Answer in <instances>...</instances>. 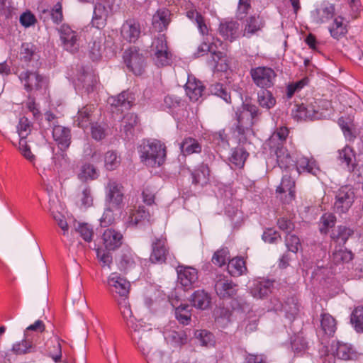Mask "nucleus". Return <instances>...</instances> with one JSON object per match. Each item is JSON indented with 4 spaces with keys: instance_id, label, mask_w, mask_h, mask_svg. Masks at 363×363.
I'll return each mask as SVG.
<instances>
[{
    "instance_id": "774afa93",
    "label": "nucleus",
    "mask_w": 363,
    "mask_h": 363,
    "mask_svg": "<svg viewBox=\"0 0 363 363\" xmlns=\"http://www.w3.org/2000/svg\"><path fill=\"white\" fill-rule=\"evenodd\" d=\"M353 233L354 231L351 228L340 225L337 228V234L333 236V238L336 242L344 245Z\"/></svg>"
},
{
    "instance_id": "9d476101",
    "label": "nucleus",
    "mask_w": 363,
    "mask_h": 363,
    "mask_svg": "<svg viewBox=\"0 0 363 363\" xmlns=\"http://www.w3.org/2000/svg\"><path fill=\"white\" fill-rule=\"evenodd\" d=\"M109 291L116 298L128 297L130 291V284L119 274L111 273L107 280Z\"/></svg>"
},
{
    "instance_id": "412c9836",
    "label": "nucleus",
    "mask_w": 363,
    "mask_h": 363,
    "mask_svg": "<svg viewBox=\"0 0 363 363\" xmlns=\"http://www.w3.org/2000/svg\"><path fill=\"white\" fill-rule=\"evenodd\" d=\"M265 26L264 18L257 14L252 15L245 18L242 23V35L246 38H251L262 31Z\"/></svg>"
},
{
    "instance_id": "72a5a7b5",
    "label": "nucleus",
    "mask_w": 363,
    "mask_h": 363,
    "mask_svg": "<svg viewBox=\"0 0 363 363\" xmlns=\"http://www.w3.org/2000/svg\"><path fill=\"white\" fill-rule=\"evenodd\" d=\"M118 305L123 318L125 320L128 329H130V323H133L135 325L143 323L142 320H138L133 317V312L130 308V305L128 302V297L118 298Z\"/></svg>"
},
{
    "instance_id": "052dcab7",
    "label": "nucleus",
    "mask_w": 363,
    "mask_h": 363,
    "mask_svg": "<svg viewBox=\"0 0 363 363\" xmlns=\"http://www.w3.org/2000/svg\"><path fill=\"white\" fill-rule=\"evenodd\" d=\"M11 350L16 355H23L35 352L32 345H29L24 338L21 341L14 343Z\"/></svg>"
},
{
    "instance_id": "6ab92c4d",
    "label": "nucleus",
    "mask_w": 363,
    "mask_h": 363,
    "mask_svg": "<svg viewBox=\"0 0 363 363\" xmlns=\"http://www.w3.org/2000/svg\"><path fill=\"white\" fill-rule=\"evenodd\" d=\"M141 34V26L139 22L134 19L125 21L121 28V35L123 40L130 43H135Z\"/></svg>"
},
{
    "instance_id": "473e14b6",
    "label": "nucleus",
    "mask_w": 363,
    "mask_h": 363,
    "mask_svg": "<svg viewBox=\"0 0 363 363\" xmlns=\"http://www.w3.org/2000/svg\"><path fill=\"white\" fill-rule=\"evenodd\" d=\"M170 11L167 9H159L152 17V26L158 32L167 29L170 22Z\"/></svg>"
},
{
    "instance_id": "7ed1b4c3",
    "label": "nucleus",
    "mask_w": 363,
    "mask_h": 363,
    "mask_svg": "<svg viewBox=\"0 0 363 363\" xmlns=\"http://www.w3.org/2000/svg\"><path fill=\"white\" fill-rule=\"evenodd\" d=\"M166 155V146L159 140L144 143L140 147L141 160L148 167H156L162 165Z\"/></svg>"
},
{
    "instance_id": "c9c22d12",
    "label": "nucleus",
    "mask_w": 363,
    "mask_h": 363,
    "mask_svg": "<svg viewBox=\"0 0 363 363\" xmlns=\"http://www.w3.org/2000/svg\"><path fill=\"white\" fill-rule=\"evenodd\" d=\"M228 272L232 277H235L245 274L247 272L245 260L241 257H235L229 259Z\"/></svg>"
},
{
    "instance_id": "e2e57ef3",
    "label": "nucleus",
    "mask_w": 363,
    "mask_h": 363,
    "mask_svg": "<svg viewBox=\"0 0 363 363\" xmlns=\"http://www.w3.org/2000/svg\"><path fill=\"white\" fill-rule=\"evenodd\" d=\"M18 150L23 157L30 162L33 166L36 161V157L30 150V146L28 145L27 140L20 139Z\"/></svg>"
},
{
    "instance_id": "2eb2a0df",
    "label": "nucleus",
    "mask_w": 363,
    "mask_h": 363,
    "mask_svg": "<svg viewBox=\"0 0 363 363\" xmlns=\"http://www.w3.org/2000/svg\"><path fill=\"white\" fill-rule=\"evenodd\" d=\"M335 11V6L333 4L323 1L311 11V20L317 25L328 23L334 17Z\"/></svg>"
},
{
    "instance_id": "ddd939ff",
    "label": "nucleus",
    "mask_w": 363,
    "mask_h": 363,
    "mask_svg": "<svg viewBox=\"0 0 363 363\" xmlns=\"http://www.w3.org/2000/svg\"><path fill=\"white\" fill-rule=\"evenodd\" d=\"M215 291L220 298H230L235 296L238 285L223 274H218L215 279Z\"/></svg>"
},
{
    "instance_id": "a18cd8bd",
    "label": "nucleus",
    "mask_w": 363,
    "mask_h": 363,
    "mask_svg": "<svg viewBox=\"0 0 363 363\" xmlns=\"http://www.w3.org/2000/svg\"><path fill=\"white\" fill-rule=\"evenodd\" d=\"M320 326L323 333L330 337L335 334L337 325L335 319L329 313H322Z\"/></svg>"
},
{
    "instance_id": "5fc2aeb1",
    "label": "nucleus",
    "mask_w": 363,
    "mask_h": 363,
    "mask_svg": "<svg viewBox=\"0 0 363 363\" xmlns=\"http://www.w3.org/2000/svg\"><path fill=\"white\" fill-rule=\"evenodd\" d=\"M230 252L228 247H222L216 251L212 257L211 262L213 264L221 267L225 265L229 259Z\"/></svg>"
},
{
    "instance_id": "9b49d317",
    "label": "nucleus",
    "mask_w": 363,
    "mask_h": 363,
    "mask_svg": "<svg viewBox=\"0 0 363 363\" xmlns=\"http://www.w3.org/2000/svg\"><path fill=\"white\" fill-rule=\"evenodd\" d=\"M277 196L284 203L289 204L296 199V182L288 174H284L277 187Z\"/></svg>"
},
{
    "instance_id": "f8f14e48",
    "label": "nucleus",
    "mask_w": 363,
    "mask_h": 363,
    "mask_svg": "<svg viewBox=\"0 0 363 363\" xmlns=\"http://www.w3.org/2000/svg\"><path fill=\"white\" fill-rule=\"evenodd\" d=\"M151 247L150 262L154 264L165 263L170 255L167 238L162 235L155 238L152 242Z\"/></svg>"
},
{
    "instance_id": "de8ad7c7",
    "label": "nucleus",
    "mask_w": 363,
    "mask_h": 363,
    "mask_svg": "<svg viewBox=\"0 0 363 363\" xmlns=\"http://www.w3.org/2000/svg\"><path fill=\"white\" fill-rule=\"evenodd\" d=\"M186 16L196 23L201 34L203 35L208 34V28L204 17L199 11L195 9L189 10L186 11Z\"/></svg>"
},
{
    "instance_id": "4be33fe9",
    "label": "nucleus",
    "mask_w": 363,
    "mask_h": 363,
    "mask_svg": "<svg viewBox=\"0 0 363 363\" xmlns=\"http://www.w3.org/2000/svg\"><path fill=\"white\" fill-rule=\"evenodd\" d=\"M45 324L40 320H36L31 324L24 331L23 338L32 345L35 351H36L37 345L40 343L41 333L45 330Z\"/></svg>"
},
{
    "instance_id": "ea45409f",
    "label": "nucleus",
    "mask_w": 363,
    "mask_h": 363,
    "mask_svg": "<svg viewBox=\"0 0 363 363\" xmlns=\"http://www.w3.org/2000/svg\"><path fill=\"white\" fill-rule=\"evenodd\" d=\"M201 145L199 141L191 137L185 138L180 144V149L185 156L201 152Z\"/></svg>"
},
{
    "instance_id": "58836bf2",
    "label": "nucleus",
    "mask_w": 363,
    "mask_h": 363,
    "mask_svg": "<svg viewBox=\"0 0 363 363\" xmlns=\"http://www.w3.org/2000/svg\"><path fill=\"white\" fill-rule=\"evenodd\" d=\"M338 160L341 164L346 166L349 170H353L354 167L355 154L353 149L346 145L338 151Z\"/></svg>"
},
{
    "instance_id": "5701e85b",
    "label": "nucleus",
    "mask_w": 363,
    "mask_h": 363,
    "mask_svg": "<svg viewBox=\"0 0 363 363\" xmlns=\"http://www.w3.org/2000/svg\"><path fill=\"white\" fill-rule=\"evenodd\" d=\"M126 223L129 227L151 224V215L144 206H139L130 211Z\"/></svg>"
},
{
    "instance_id": "13d9d810",
    "label": "nucleus",
    "mask_w": 363,
    "mask_h": 363,
    "mask_svg": "<svg viewBox=\"0 0 363 363\" xmlns=\"http://www.w3.org/2000/svg\"><path fill=\"white\" fill-rule=\"evenodd\" d=\"M33 125L28 118L23 116L19 119L17 131L20 139L26 140L32 130Z\"/></svg>"
},
{
    "instance_id": "dca6fc26",
    "label": "nucleus",
    "mask_w": 363,
    "mask_h": 363,
    "mask_svg": "<svg viewBox=\"0 0 363 363\" xmlns=\"http://www.w3.org/2000/svg\"><path fill=\"white\" fill-rule=\"evenodd\" d=\"M96 107L94 104H87L79 109L74 123L77 126L86 129L96 119Z\"/></svg>"
},
{
    "instance_id": "3c124183",
    "label": "nucleus",
    "mask_w": 363,
    "mask_h": 363,
    "mask_svg": "<svg viewBox=\"0 0 363 363\" xmlns=\"http://www.w3.org/2000/svg\"><path fill=\"white\" fill-rule=\"evenodd\" d=\"M94 76L90 73H83L79 76L76 82V86L85 89V91L90 93L94 91L96 84Z\"/></svg>"
},
{
    "instance_id": "6e6d98bb",
    "label": "nucleus",
    "mask_w": 363,
    "mask_h": 363,
    "mask_svg": "<svg viewBox=\"0 0 363 363\" xmlns=\"http://www.w3.org/2000/svg\"><path fill=\"white\" fill-rule=\"evenodd\" d=\"M61 341L59 337H56L50 340L52 347H48L49 355L55 362H60L62 359Z\"/></svg>"
},
{
    "instance_id": "0eeeda50",
    "label": "nucleus",
    "mask_w": 363,
    "mask_h": 363,
    "mask_svg": "<svg viewBox=\"0 0 363 363\" xmlns=\"http://www.w3.org/2000/svg\"><path fill=\"white\" fill-rule=\"evenodd\" d=\"M355 197L354 189L351 186H341L335 192L334 211L340 215L347 213L352 207Z\"/></svg>"
},
{
    "instance_id": "c756f323",
    "label": "nucleus",
    "mask_w": 363,
    "mask_h": 363,
    "mask_svg": "<svg viewBox=\"0 0 363 363\" xmlns=\"http://www.w3.org/2000/svg\"><path fill=\"white\" fill-rule=\"evenodd\" d=\"M289 130L285 126L277 128V130L272 134L269 140L268 145L270 151L273 150V148L279 147H284V143L289 135Z\"/></svg>"
},
{
    "instance_id": "7c9ffc66",
    "label": "nucleus",
    "mask_w": 363,
    "mask_h": 363,
    "mask_svg": "<svg viewBox=\"0 0 363 363\" xmlns=\"http://www.w3.org/2000/svg\"><path fill=\"white\" fill-rule=\"evenodd\" d=\"M335 356L343 360H352L358 357V353L349 344L337 342L335 346Z\"/></svg>"
},
{
    "instance_id": "680f3d73",
    "label": "nucleus",
    "mask_w": 363,
    "mask_h": 363,
    "mask_svg": "<svg viewBox=\"0 0 363 363\" xmlns=\"http://www.w3.org/2000/svg\"><path fill=\"white\" fill-rule=\"evenodd\" d=\"M195 337L203 346H213L215 343L213 334L206 330H196Z\"/></svg>"
},
{
    "instance_id": "37998d69",
    "label": "nucleus",
    "mask_w": 363,
    "mask_h": 363,
    "mask_svg": "<svg viewBox=\"0 0 363 363\" xmlns=\"http://www.w3.org/2000/svg\"><path fill=\"white\" fill-rule=\"evenodd\" d=\"M353 258L354 254L351 250L341 247L336 248L332 255V261L336 265L349 263Z\"/></svg>"
},
{
    "instance_id": "a211bd4d",
    "label": "nucleus",
    "mask_w": 363,
    "mask_h": 363,
    "mask_svg": "<svg viewBox=\"0 0 363 363\" xmlns=\"http://www.w3.org/2000/svg\"><path fill=\"white\" fill-rule=\"evenodd\" d=\"M123 60L127 67L135 75H140L144 69V57L135 50H125Z\"/></svg>"
},
{
    "instance_id": "864d4df0",
    "label": "nucleus",
    "mask_w": 363,
    "mask_h": 363,
    "mask_svg": "<svg viewBox=\"0 0 363 363\" xmlns=\"http://www.w3.org/2000/svg\"><path fill=\"white\" fill-rule=\"evenodd\" d=\"M336 223V217L331 213H324L320 219V231L323 234H327L329 229L334 227Z\"/></svg>"
},
{
    "instance_id": "393cba45",
    "label": "nucleus",
    "mask_w": 363,
    "mask_h": 363,
    "mask_svg": "<svg viewBox=\"0 0 363 363\" xmlns=\"http://www.w3.org/2000/svg\"><path fill=\"white\" fill-rule=\"evenodd\" d=\"M216 43L220 45L222 44L221 41L218 39L216 43H212L211 44L207 43L206 42H203L198 47L196 52L194 53L195 57H200L208 52H210L212 57V62H213V66L217 67L218 61L224 57V53L220 51L216 50L215 48L216 47Z\"/></svg>"
},
{
    "instance_id": "c03bdc74",
    "label": "nucleus",
    "mask_w": 363,
    "mask_h": 363,
    "mask_svg": "<svg viewBox=\"0 0 363 363\" xmlns=\"http://www.w3.org/2000/svg\"><path fill=\"white\" fill-rule=\"evenodd\" d=\"M99 176V171L90 163H85L82 165L78 173V178L84 182L96 179Z\"/></svg>"
},
{
    "instance_id": "2f4dec72",
    "label": "nucleus",
    "mask_w": 363,
    "mask_h": 363,
    "mask_svg": "<svg viewBox=\"0 0 363 363\" xmlns=\"http://www.w3.org/2000/svg\"><path fill=\"white\" fill-rule=\"evenodd\" d=\"M140 120L133 113L125 114L122 120L123 130L127 138L133 136L135 130L140 129Z\"/></svg>"
},
{
    "instance_id": "aec40b11",
    "label": "nucleus",
    "mask_w": 363,
    "mask_h": 363,
    "mask_svg": "<svg viewBox=\"0 0 363 363\" xmlns=\"http://www.w3.org/2000/svg\"><path fill=\"white\" fill-rule=\"evenodd\" d=\"M52 133L54 140L62 151V157L65 159L66 154L64 152L71 143V130L69 128L61 125H54Z\"/></svg>"
},
{
    "instance_id": "338daca9",
    "label": "nucleus",
    "mask_w": 363,
    "mask_h": 363,
    "mask_svg": "<svg viewBox=\"0 0 363 363\" xmlns=\"http://www.w3.org/2000/svg\"><path fill=\"white\" fill-rule=\"evenodd\" d=\"M167 338L175 346H182L188 342V337L184 330L172 331Z\"/></svg>"
},
{
    "instance_id": "bf43d9fd",
    "label": "nucleus",
    "mask_w": 363,
    "mask_h": 363,
    "mask_svg": "<svg viewBox=\"0 0 363 363\" xmlns=\"http://www.w3.org/2000/svg\"><path fill=\"white\" fill-rule=\"evenodd\" d=\"M121 159L114 151H108L104 156V166L108 171H113L119 167Z\"/></svg>"
},
{
    "instance_id": "603ef678",
    "label": "nucleus",
    "mask_w": 363,
    "mask_h": 363,
    "mask_svg": "<svg viewBox=\"0 0 363 363\" xmlns=\"http://www.w3.org/2000/svg\"><path fill=\"white\" fill-rule=\"evenodd\" d=\"M350 322L357 333H363V307H356L351 315Z\"/></svg>"
},
{
    "instance_id": "f704fd0d",
    "label": "nucleus",
    "mask_w": 363,
    "mask_h": 363,
    "mask_svg": "<svg viewBox=\"0 0 363 363\" xmlns=\"http://www.w3.org/2000/svg\"><path fill=\"white\" fill-rule=\"evenodd\" d=\"M135 101L134 95L128 91H124L118 96L109 99V103L115 107H122L125 109H129Z\"/></svg>"
},
{
    "instance_id": "1a4fd4ad",
    "label": "nucleus",
    "mask_w": 363,
    "mask_h": 363,
    "mask_svg": "<svg viewBox=\"0 0 363 363\" xmlns=\"http://www.w3.org/2000/svg\"><path fill=\"white\" fill-rule=\"evenodd\" d=\"M250 74L254 84L261 89L273 87L277 76L272 68L267 66L252 68Z\"/></svg>"
},
{
    "instance_id": "c85d7f7f",
    "label": "nucleus",
    "mask_w": 363,
    "mask_h": 363,
    "mask_svg": "<svg viewBox=\"0 0 363 363\" xmlns=\"http://www.w3.org/2000/svg\"><path fill=\"white\" fill-rule=\"evenodd\" d=\"M274 281L269 279L255 280L250 291L255 298H262L272 292Z\"/></svg>"
},
{
    "instance_id": "4c0bfd02",
    "label": "nucleus",
    "mask_w": 363,
    "mask_h": 363,
    "mask_svg": "<svg viewBox=\"0 0 363 363\" xmlns=\"http://www.w3.org/2000/svg\"><path fill=\"white\" fill-rule=\"evenodd\" d=\"M262 89L257 93V102L262 108L270 110L276 106L277 99L268 89Z\"/></svg>"
},
{
    "instance_id": "4468645a",
    "label": "nucleus",
    "mask_w": 363,
    "mask_h": 363,
    "mask_svg": "<svg viewBox=\"0 0 363 363\" xmlns=\"http://www.w3.org/2000/svg\"><path fill=\"white\" fill-rule=\"evenodd\" d=\"M178 282L185 290L194 287L198 281V270L192 267L179 265L177 267Z\"/></svg>"
},
{
    "instance_id": "cd10ccee",
    "label": "nucleus",
    "mask_w": 363,
    "mask_h": 363,
    "mask_svg": "<svg viewBox=\"0 0 363 363\" xmlns=\"http://www.w3.org/2000/svg\"><path fill=\"white\" fill-rule=\"evenodd\" d=\"M218 30L221 36L232 42L240 35V24L235 21H224L220 23Z\"/></svg>"
},
{
    "instance_id": "f257e3e1",
    "label": "nucleus",
    "mask_w": 363,
    "mask_h": 363,
    "mask_svg": "<svg viewBox=\"0 0 363 363\" xmlns=\"http://www.w3.org/2000/svg\"><path fill=\"white\" fill-rule=\"evenodd\" d=\"M260 114L259 108L252 104H243L236 111L234 131L241 137L240 140L246 139V136L252 133V126Z\"/></svg>"
},
{
    "instance_id": "49530a36",
    "label": "nucleus",
    "mask_w": 363,
    "mask_h": 363,
    "mask_svg": "<svg viewBox=\"0 0 363 363\" xmlns=\"http://www.w3.org/2000/svg\"><path fill=\"white\" fill-rule=\"evenodd\" d=\"M209 168L207 164H201L197 169L191 172L192 183L203 185L208 180Z\"/></svg>"
},
{
    "instance_id": "39448f33",
    "label": "nucleus",
    "mask_w": 363,
    "mask_h": 363,
    "mask_svg": "<svg viewBox=\"0 0 363 363\" xmlns=\"http://www.w3.org/2000/svg\"><path fill=\"white\" fill-rule=\"evenodd\" d=\"M61 45L65 51L74 54L81 47V34L68 24H62L57 30Z\"/></svg>"
},
{
    "instance_id": "79ce46f5",
    "label": "nucleus",
    "mask_w": 363,
    "mask_h": 363,
    "mask_svg": "<svg viewBox=\"0 0 363 363\" xmlns=\"http://www.w3.org/2000/svg\"><path fill=\"white\" fill-rule=\"evenodd\" d=\"M328 30L330 35L336 40L344 37L347 33V26L344 24L343 18L341 16L335 18Z\"/></svg>"
},
{
    "instance_id": "0e129e2a",
    "label": "nucleus",
    "mask_w": 363,
    "mask_h": 363,
    "mask_svg": "<svg viewBox=\"0 0 363 363\" xmlns=\"http://www.w3.org/2000/svg\"><path fill=\"white\" fill-rule=\"evenodd\" d=\"M210 91L212 94L223 99L226 103L231 102L230 95L228 92L226 87L220 83H216L210 86Z\"/></svg>"
},
{
    "instance_id": "f03ea898",
    "label": "nucleus",
    "mask_w": 363,
    "mask_h": 363,
    "mask_svg": "<svg viewBox=\"0 0 363 363\" xmlns=\"http://www.w3.org/2000/svg\"><path fill=\"white\" fill-rule=\"evenodd\" d=\"M128 333L133 344L142 355L152 350V329L149 325L144 322L137 325L130 323Z\"/></svg>"
},
{
    "instance_id": "f3484780",
    "label": "nucleus",
    "mask_w": 363,
    "mask_h": 363,
    "mask_svg": "<svg viewBox=\"0 0 363 363\" xmlns=\"http://www.w3.org/2000/svg\"><path fill=\"white\" fill-rule=\"evenodd\" d=\"M18 77L28 92L40 90L44 83L43 77L37 72L26 70L21 72Z\"/></svg>"
},
{
    "instance_id": "a878e982",
    "label": "nucleus",
    "mask_w": 363,
    "mask_h": 363,
    "mask_svg": "<svg viewBox=\"0 0 363 363\" xmlns=\"http://www.w3.org/2000/svg\"><path fill=\"white\" fill-rule=\"evenodd\" d=\"M101 238L107 250H115L122 245L123 235L114 229L108 228L103 233Z\"/></svg>"
},
{
    "instance_id": "09e8293b",
    "label": "nucleus",
    "mask_w": 363,
    "mask_h": 363,
    "mask_svg": "<svg viewBox=\"0 0 363 363\" xmlns=\"http://www.w3.org/2000/svg\"><path fill=\"white\" fill-rule=\"evenodd\" d=\"M185 86L186 94L194 101L199 100L204 91V87L199 81L191 82L189 80Z\"/></svg>"
},
{
    "instance_id": "b1692460",
    "label": "nucleus",
    "mask_w": 363,
    "mask_h": 363,
    "mask_svg": "<svg viewBox=\"0 0 363 363\" xmlns=\"http://www.w3.org/2000/svg\"><path fill=\"white\" fill-rule=\"evenodd\" d=\"M294 168L299 174L302 173H308L316 176L320 172V168L317 162L313 157H307L301 155L294 161Z\"/></svg>"
},
{
    "instance_id": "8fccbe9b",
    "label": "nucleus",
    "mask_w": 363,
    "mask_h": 363,
    "mask_svg": "<svg viewBox=\"0 0 363 363\" xmlns=\"http://www.w3.org/2000/svg\"><path fill=\"white\" fill-rule=\"evenodd\" d=\"M249 154L242 147H236L233 150L229 158L230 162L237 168H242Z\"/></svg>"
},
{
    "instance_id": "bb28decb",
    "label": "nucleus",
    "mask_w": 363,
    "mask_h": 363,
    "mask_svg": "<svg viewBox=\"0 0 363 363\" xmlns=\"http://www.w3.org/2000/svg\"><path fill=\"white\" fill-rule=\"evenodd\" d=\"M271 152H274L277 157L278 166L286 172L294 169V160L285 147L273 148Z\"/></svg>"
},
{
    "instance_id": "20e7f679",
    "label": "nucleus",
    "mask_w": 363,
    "mask_h": 363,
    "mask_svg": "<svg viewBox=\"0 0 363 363\" xmlns=\"http://www.w3.org/2000/svg\"><path fill=\"white\" fill-rule=\"evenodd\" d=\"M152 60L158 67H165L171 65L172 53L170 51L167 38L164 34H160L152 43Z\"/></svg>"
},
{
    "instance_id": "4d7b16f0",
    "label": "nucleus",
    "mask_w": 363,
    "mask_h": 363,
    "mask_svg": "<svg viewBox=\"0 0 363 363\" xmlns=\"http://www.w3.org/2000/svg\"><path fill=\"white\" fill-rule=\"evenodd\" d=\"M175 316L177 320L183 324L188 325L191 321V310L189 305H180L175 310Z\"/></svg>"
},
{
    "instance_id": "a19ab883",
    "label": "nucleus",
    "mask_w": 363,
    "mask_h": 363,
    "mask_svg": "<svg viewBox=\"0 0 363 363\" xmlns=\"http://www.w3.org/2000/svg\"><path fill=\"white\" fill-rule=\"evenodd\" d=\"M191 302L195 308L204 310L209 306L211 298L203 290H197L192 294Z\"/></svg>"
},
{
    "instance_id": "6e6552de",
    "label": "nucleus",
    "mask_w": 363,
    "mask_h": 363,
    "mask_svg": "<svg viewBox=\"0 0 363 363\" xmlns=\"http://www.w3.org/2000/svg\"><path fill=\"white\" fill-rule=\"evenodd\" d=\"M106 203L113 209L120 210L123 206L124 187L116 179H108L105 186Z\"/></svg>"
},
{
    "instance_id": "423d86ee",
    "label": "nucleus",
    "mask_w": 363,
    "mask_h": 363,
    "mask_svg": "<svg viewBox=\"0 0 363 363\" xmlns=\"http://www.w3.org/2000/svg\"><path fill=\"white\" fill-rule=\"evenodd\" d=\"M118 7V0H99L94 6L92 25L99 29L103 28L106 24L108 16L116 11Z\"/></svg>"
},
{
    "instance_id": "69168bd1",
    "label": "nucleus",
    "mask_w": 363,
    "mask_h": 363,
    "mask_svg": "<svg viewBox=\"0 0 363 363\" xmlns=\"http://www.w3.org/2000/svg\"><path fill=\"white\" fill-rule=\"evenodd\" d=\"M89 55L93 61L99 60L101 57L102 40L99 38L94 40L89 44Z\"/></svg>"
},
{
    "instance_id": "e433bc0d",
    "label": "nucleus",
    "mask_w": 363,
    "mask_h": 363,
    "mask_svg": "<svg viewBox=\"0 0 363 363\" xmlns=\"http://www.w3.org/2000/svg\"><path fill=\"white\" fill-rule=\"evenodd\" d=\"M139 262V257L131 251L124 252L118 262V267L121 270L127 272L134 269Z\"/></svg>"
}]
</instances>
